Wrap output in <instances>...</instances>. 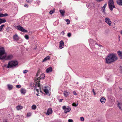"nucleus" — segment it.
<instances>
[{"label":"nucleus","mask_w":122,"mask_h":122,"mask_svg":"<svg viewBox=\"0 0 122 122\" xmlns=\"http://www.w3.org/2000/svg\"><path fill=\"white\" fill-rule=\"evenodd\" d=\"M13 57L11 55L6 56V53L4 48L0 46V60L5 59L6 60H9L12 59Z\"/></svg>","instance_id":"obj_1"},{"label":"nucleus","mask_w":122,"mask_h":122,"mask_svg":"<svg viewBox=\"0 0 122 122\" xmlns=\"http://www.w3.org/2000/svg\"><path fill=\"white\" fill-rule=\"evenodd\" d=\"M118 59L116 55L114 54H110L107 55L105 58L106 63L110 64L116 61Z\"/></svg>","instance_id":"obj_2"},{"label":"nucleus","mask_w":122,"mask_h":122,"mask_svg":"<svg viewBox=\"0 0 122 122\" xmlns=\"http://www.w3.org/2000/svg\"><path fill=\"white\" fill-rule=\"evenodd\" d=\"M18 62L15 61H10L8 63V65L4 66L7 68L12 67H15L18 65Z\"/></svg>","instance_id":"obj_3"},{"label":"nucleus","mask_w":122,"mask_h":122,"mask_svg":"<svg viewBox=\"0 0 122 122\" xmlns=\"http://www.w3.org/2000/svg\"><path fill=\"white\" fill-rule=\"evenodd\" d=\"M45 77V75L44 74H41V75L38 78L36 79V81H37L36 82V84H35V86L36 87H39L40 89H41V88L40 87V79H44ZM40 92H42L41 89L40 90Z\"/></svg>","instance_id":"obj_4"},{"label":"nucleus","mask_w":122,"mask_h":122,"mask_svg":"<svg viewBox=\"0 0 122 122\" xmlns=\"http://www.w3.org/2000/svg\"><path fill=\"white\" fill-rule=\"evenodd\" d=\"M108 5L110 10L112 11L113 8H115L113 0H109L108 2Z\"/></svg>","instance_id":"obj_5"},{"label":"nucleus","mask_w":122,"mask_h":122,"mask_svg":"<svg viewBox=\"0 0 122 122\" xmlns=\"http://www.w3.org/2000/svg\"><path fill=\"white\" fill-rule=\"evenodd\" d=\"M17 30L24 32H27V30L24 29L23 27L20 25L17 26Z\"/></svg>","instance_id":"obj_6"},{"label":"nucleus","mask_w":122,"mask_h":122,"mask_svg":"<svg viewBox=\"0 0 122 122\" xmlns=\"http://www.w3.org/2000/svg\"><path fill=\"white\" fill-rule=\"evenodd\" d=\"M105 22H106L109 25L111 26V25L112 22L110 20V19L109 18H106L105 19Z\"/></svg>","instance_id":"obj_7"},{"label":"nucleus","mask_w":122,"mask_h":122,"mask_svg":"<svg viewBox=\"0 0 122 122\" xmlns=\"http://www.w3.org/2000/svg\"><path fill=\"white\" fill-rule=\"evenodd\" d=\"M52 110L51 108L48 109L47 110V112L46 113V115H49L50 114H51L52 113Z\"/></svg>","instance_id":"obj_8"},{"label":"nucleus","mask_w":122,"mask_h":122,"mask_svg":"<svg viewBox=\"0 0 122 122\" xmlns=\"http://www.w3.org/2000/svg\"><path fill=\"white\" fill-rule=\"evenodd\" d=\"M71 109L69 106H68L66 109L64 110V113H66L67 112H69L71 110Z\"/></svg>","instance_id":"obj_9"},{"label":"nucleus","mask_w":122,"mask_h":122,"mask_svg":"<svg viewBox=\"0 0 122 122\" xmlns=\"http://www.w3.org/2000/svg\"><path fill=\"white\" fill-rule=\"evenodd\" d=\"M13 38L15 40L18 41L19 40V38L17 35L15 34L13 35Z\"/></svg>","instance_id":"obj_10"},{"label":"nucleus","mask_w":122,"mask_h":122,"mask_svg":"<svg viewBox=\"0 0 122 122\" xmlns=\"http://www.w3.org/2000/svg\"><path fill=\"white\" fill-rule=\"evenodd\" d=\"M64 43L62 41H61L60 43L59 47L61 49L63 47H62V46H64Z\"/></svg>","instance_id":"obj_11"},{"label":"nucleus","mask_w":122,"mask_h":122,"mask_svg":"<svg viewBox=\"0 0 122 122\" xmlns=\"http://www.w3.org/2000/svg\"><path fill=\"white\" fill-rule=\"evenodd\" d=\"M117 52L119 56L121 59H122V51H118Z\"/></svg>","instance_id":"obj_12"},{"label":"nucleus","mask_w":122,"mask_h":122,"mask_svg":"<svg viewBox=\"0 0 122 122\" xmlns=\"http://www.w3.org/2000/svg\"><path fill=\"white\" fill-rule=\"evenodd\" d=\"M20 91L21 93L23 94H25L26 92V90L23 88L21 89Z\"/></svg>","instance_id":"obj_13"},{"label":"nucleus","mask_w":122,"mask_h":122,"mask_svg":"<svg viewBox=\"0 0 122 122\" xmlns=\"http://www.w3.org/2000/svg\"><path fill=\"white\" fill-rule=\"evenodd\" d=\"M50 59V57L48 56L46 57L45 58L44 60L42 61L43 62H44V61H46L47 60H49Z\"/></svg>","instance_id":"obj_14"},{"label":"nucleus","mask_w":122,"mask_h":122,"mask_svg":"<svg viewBox=\"0 0 122 122\" xmlns=\"http://www.w3.org/2000/svg\"><path fill=\"white\" fill-rule=\"evenodd\" d=\"M52 71V69L51 67H50L47 68L46 70V72L47 73L51 72Z\"/></svg>","instance_id":"obj_15"},{"label":"nucleus","mask_w":122,"mask_h":122,"mask_svg":"<svg viewBox=\"0 0 122 122\" xmlns=\"http://www.w3.org/2000/svg\"><path fill=\"white\" fill-rule=\"evenodd\" d=\"M117 3L119 5H122V0H117Z\"/></svg>","instance_id":"obj_16"},{"label":"nucleus","mask_w":122,"mask_h":122,"mask_svg":"<svg viewBox=\"0 0 122 122\" xmlns=\"http://www.w3.org/2000/svg\"><path fill=\"white\" fill-rule=\"evenodd\" d=\"M107 4L106 3L104 4V5L103 6V7L102 8V11L104 13H105V8L107 6Z\"/></svg>","instance_id":"obj_17"},{"label":"nucleus","mask_w":122,"mask_h":122,"mask_svg":"<svg viewBox=\"0 0 122 122\" xmlns=\"http://www.w3.org/2000/svg\"><path fill=\"white\" fill-rule=\"evenodd\" d=\"M7 87L9 90L12 89L13 88L12 86L10 84H8L7 85Z\"/></svg>","instance_id":"obj_18"},{"label":"nucleus","mask_w":122,"mask_h":122,"mask_svg":"<svg viewBox=\"0 0 122 122\" xmlns=\"http://www.w3.org/2000/svg\"><path fill=\"white\" fill-rule=\"evenodd\" d=\"M106 99L104 97H102L100 99V102L102 103H103L105 102Z\"/></svg>","instance_id":"obj_19"},{"label":"nucleus","mask_w":122,"mask_h":122,"mask_svg":"<svg viewBox=\"0 0 122 122\" xmlns=\"http://www.w3.org/2000/svg\"><path fill=\"white\" fill-rule=\"evenodd\" d=\"M69 94V92H68L66 91H64V96L65 97H67L68 96Z\"/></svg>","instance_id":"obj_20"},{"label":"nucleus","mask_w":122,"mask_h":122,"mask_svg":"<svg viewBox=\"0 0 122 122\" xmlns=\"http://www.w3.org/2000/svg\"><path fill=\"white\" fill-rule=\"evenodd\" d=\"M23 107L20 105H18L16 107V109L17 110H19L22 108Z\"/></svg>","instance_id":"obj_21"},{"label":"nucleus","mask_w":122,"mask_h":122,"mask_svg":"<svg viewBox=\"0 0 122 122\" xmlns=\"http://www.w3.org/2000/svg\"><path fill=\"white\" fill-rule=\"evenodd\" d=\"M6 22L5 20L4 19H0V24L3 23H5Z\"/></svg>","instance_id":"obj_22"},{"label":"nucleus","mask_w":122,"mask_h":122,"mask_svg":"<svg viewBox=\"0 0 122 122\" xmlns=\"http://www.w3.org/2000/svg\"><path fill=\"white\" fill-rule=\"evenodd\" d=\"M117 105L120 109H121V107L122 106V103H121L118 102L117 104Z\"/></svg>","instance_id":"obj_23"},{"label":"nucleus","mask_w":122,"mask_h":122,"mask_svg":"<svg viewBox=\"0 0 122 122\" xmlns=\"http://www.w3.org/2000/svg\"><path fill=\"white\" fill-rule=\"evenodd\" d=\"M60 12L62 15H64L65 11L64 10H60Z\"/></svg>","instance_id":"obj_24"},{"label":"nucleus","mask_w":122,"mask_h":122,"mask_svg":"<svg viewBox=\"0 0 122 122\" xmlns=\"http://www.w3.org/2000/svg\"><path fill=\"white\" fill-rule=\"evenodd\" d=\"M5 26V25L3 24L1 25L0 26V32L3 29V28Z\"/></svg>","instance_id":"obj_25"},{"label":"nucleus","mask_w":122,"mask_h":122,"mask_svg":"<svg viewBox=\"0 0 122 122\" xmlns=\"http://www.w3.org/2000/svg\"><path fill=\"white\" fill-rule=\"evenodd\" d=\"M44 91L46 95L48 94L49 92L48 89H45L44 90Z\"/></svg>","instance_id":"obj_26"},{"label":"nucleus","mask_w":122,"mask_h":122,"mask_svg":"<svg viewBox=\"0 0 122 122\" xmlns=\"http://www.w3.org/2000/svg\"><path fill=\"white\" fill-rule=\"evenodd\" d=\"M36 108V105H33L31 107L32 109L33 110L35 109Z\"/></svg>","instance_id":"obj_27"},{"label":"nucleus","mask_w":122,"mask_h":122,"mask_svg":"<svg viewBox=\"0 0 122 122\" xmlns=\"http://www.w3.org/2000/svg\"><path fill=\"white\" fill-rule=\"evenodd\" d=\"M55 11L54 10H51L49 12V13L50 15L52 14Z\"/></svg>","instance_id":"obj_28"},{"label":"nucleus","mask_w":122,"mask_h":122,"mask_svg":"<svg viewBox=\"0 0 122 122\" xmlns=\"http://www.w3.org/2000/svg\"><path fill=\"white\" fill-rule=\"evenodd\" d=\"M0 15H8V14L6 13L3 14H2V13H0Z\"/></svg>","instance_id":"obj_29"},{"label":"nucleus","mask_w":122,"mask_h":122,"mask_svg":"<svg viewBox=\"0 0 122 122\" xmlns=\"http://www.w3.org/2000/svg\"><path fill=\"white\" fill-rule=\"evenodd\" d=\"M25 38L27 40H28L29 39V36L27 35H25Z\"/></svg>","instance_id":"obj_30"},{"label":"nucleus","mask_w":122,"mask_h":122,"mask_svg":"<svg viewBox=\"0 0 122 122\" xmlns=\"http://www.w3.org/2000/svg\"><path fill=\"white\" fill-rule=\"evenodd\" d=\"M21 86L20 85H17L16 86V87L18 88H20Z\"/></svg>","instance_id":"obj_31"},{"label":"nucleus","mask_w":122,"mask_h":122,"mask_svg":"<svg viewBox=\"0 0 122 122\" xmlns=\"http://www.w3.org/2000/svg\"><path fill=\"white\" fill-rule=\"evenodd\" d=\"M26 2L28 3L32 2L33 1V0H27Z\"/></svg>","instance_id":"obj_32"},{"label":"nucleus","mask_w":122,"mask_h":122,"mask_svg":"<svg viewBox=\"0 0 122 122\" xmlns=\"http://www.w3.org/2000/svg\"><path fill=\"white\" fill-rule=\"evenodd\" d=\"M80 119L81 121H83L84 120V118L83 117H81L80 118Z\"/></svg>","instance_id":"obj_33"},{"label":"nucleus","mask_w":122,"mask_h":122,"mask_svg":"<svg viewBox=\"0 0 122 122\" xmlns=\"http://www.w3.org/2000/svg\"><path fill=\"white\" fill-rule=\"evenodd\" d=\"M71 34L70 33H67V36L69 37H70L71 36Z\"/></svg>","instance_id":"obj_34"},{"label":"nucleus","mask_w":122,"mask_h":122,"mask_svg":"<svg viewBox=\"0 0 122 122\" xmlns=\"http://www.w3.org/2000/svg\"><path fill=\"white\" fill-rule=\"evenodd\" d=\"M31 113H27V116L28 117H29L31 116Z\"/></svg>","instance_id":"obj_35"},{"label":"nucleus","mask_w":122,"mask_h":122,"mask_svg":"<svg viewBox=\"0 0 122 122\" xmlns=\"http://www.w3.org/2000/svg\"><path fill=\"white\" fill-rule=\"evenodd\" d=\"M6 30L7 31H9L10 30V27L8 26H7L6 28Z\"/></svg>","instance_id":"obj_36"},{"label":"nucleus","mask_w":122,"mask_h":122,"mask_svg":"<svg viewBox=\"0 0 122 122\" xmlns=\"http://www.w3.org/2000/svg\"><path fill=\"white\" fill-rule=\"evenodd\" d=\"M66 21L67 24H69L70 23V20L68 19L66 20Z\"/></svg>","instance_id":"obj_37"},{"label":"nucleus","mask_w":122,"mask_h":122,"mask_svg":"<svg viewBox=\"0 0 122 122\" xmlns=\"http://www.w3.org/2000/svg\"><path fill=\"white\" fill-rule=\"evenodd\" d=\"M72 105L75 107H76L77 106V105H76V103L75 102H74L72 103Z\"/></svg>","instance_id":"obj_38"},{"label":"nucleus","mask_w":122,"mask_h":122,"mask_svg":"<svg viewBox=\"0 0 122 122\" xmlns=\"http://www.w3.org/2000/svg\"><path fill=\"white\" fill-rule=\"evenodd\" d=\"M62 108L63 110H65L66 108V107L65 106H64L62 107Z\"/></svg>","instance_id":"obj_39"},{"label":"nucleus","mask_w":122,"mask_h":122,"mask_svg":"<svg viewBox=\"0 0 122 122\" xmlns=\"http://www.w3.org/2000/svg\"><path fill=\"white\" fill-rule=\"evenodd\" d=\"M68 122H73V120L71 119H69L68 120Z\"/></svg>","instance_id":"obj_40"},{"label":"nucleus","mask_w":122,"mask_h":122,"mask_svg":"<svg viewBox=\"0 0 122 122\" xmlns=\"http://www.w3.org/2000/svg\"><path fill=\"white\" fill-rule=\"evenodd\" d=\"M27 71H28L26 70H24L23 72L25 74V73H26L27 72Z\"/></svg>","instance_id":"obj_41"},{"label":"nucleus","mask_w":122,"mask_h":122,"mask_svg":"<svg viewBox=\"0 0 122 122\" xmlns=\"http://www.w3.org/2000/svg\"><path fill=\"white\" fill-rule=\"evenodd\" d=\"M39 74H40V72H37L36 74V76H38L39 75Z\"/></svg>","instance_id":"obj_42"},{"label":"nucleus","mask_w":122,"mask_h":122,"mask_svg":"<svg viewBox=\"0 0 122 122\" xmlns=\"http://www.w3.org/2000/svg\"><path fill=\"white\" fill-rule=\"evenodd\" d=\"M120 71L122 73V67L120 66Z\"/></svg>","instance_id":"obj_43"},{"label":"nucleus","mask_w":122,"mask_h":122,"mask_svg":"<svg viewBox=\"0 0 122 122\" xmlns=\"http://www.w3.org/2000/svg\"><path fill=\"white\" fill-rule=\"evenodd\" d=\"M24 6L25 7L28 8V5L27 4H25L24 5Z\"/></svg>","instance_id":"obj_44"},{"label":"nucleus","mask_w":122,"mask_h":122,"mask_svg":"<svg viewBox=\"0 0 122 122\" xmlns=\"http://www.w3.org/2000/svg\"><path fill=\"white\" fill-rule=\"evenodd\" d=\"M3 122H7V119H5L3 120Z\"/></svg>","instance_id":"obj_45"},{"label":"nucleus","mask_w":122,"mask_h":122,"mask_svg":"<svg viewBox=\"0 0 122 122\" xmlns=\"http://www.w3.org/2000/svg\"><path fill=\"white\" fill-rule=\"evenodd\" d=\"M61 34H63V35H64L65 33L63 31H62L61 32Z\"/></svg>","instance_id":"obj_46"},{"label":"nucleus","mask_w":122,"mask_h":122,"mask_svg":"<svg viewBox=\"0 0 122 122\" xmlns=\"http://www.w3.org/2000/svg\"><path fill=\"white\" fill-rule=\"evenodd\" d=\"M103 0H96V1H97L98 2H100L102 1Z\"/></svg>","instance_id":"obj_47"},{"label":"nucleus","mask_w":122,"mask_h":122,"mask_svg":"<svg viewBox=\"0 0 122 122\" xmlns=\"http://www.w3.org/2000/svg\"><path fill=\"white\" fill-rule=\"evenodd\" d=\"M73 93L75 95H77V94L75 91H74L73 92Z\"/></svg>","instance_id":"obj_48"},{"label":"nucleus","mask_w":122,"mask_h":122,"mask_svg":"<svg viewBox=\"0 0 122 122\" xmlns=\"http://www.w3.org/2000/svg\"><path fill=\"white\" fill-rule=\"evenodd\" d=\"M92 91H93V92L94 94V95H96V94L95 92H94V89H93V90H92Z\"/></svg>","instance_id":"obj_49"},{"label":"nucleus","mask_w":122,"mask_h":122,"mask_svg":"<svg viewBox=\"0 0 122 122\" xmlns=\"http://www.w3.org/2000/svg\"><path fill=\"white\" fill-rule=\"evenodd\" d=\"M62 100H63V99H60L59 100V101L60 102H61L62 101Z\"/></svg>","instance_id":"obj_50"},{"label":"nucleus","mask_w":122,"mask_h":122,"mask_svg":"<svg viewBox=\"0 0 122 122\" xmlns=\"http://www.w3.org/2000/svg\"><path fill=\"white\" fill-rule=\"evenodd\" d=\"M36 91L37 92H39V89H36Z\"/></svg>","instance_id":"obj_51"},{"label":"nucleus","mask_w":122,"mask_h":122,"mask_svg":"<svg viewBox=\"0 0 122 122\" xmlns=\"http://www.w3.org/2000/svg\"><path fill=\"white\" fill-rule=\"evenodd\" d=\"M0 16V17H3L4 16Z\"/></svg>","instance_id":"obj_52"},{"label":"nucleus","mask_w":122,"mask_h":122,"mask_svg":"<svg viewBox=\"0 0 122 122\" xmlns=\"http://www.w3.org/2000/svg\"><path fill=\"white\" fill-rule=\"evenodd\" d=\"M36 94V95H37V96H39V95H38V94Z\"/></svg>","instance_id":"obj_53"},{"label":"nucleus","mask_w":122,"mask_h":122,"mask_svg":"<svg viewBox=\"0 0 122 122\" xmlns=\"http://www.w3.org/2000/svg\"><path fill=\"white\" fill-rule=\"evenodd\" d=\"M95 44L96 45H98V44L97 43H95Z\"/></svg>","instance_id":"obj_54"},{"label":"nucleus","mask_w":122,"mask_h":122,"mask_svg":"<svg viewBox=\"0 0 122 122\" xmlns=\"http://www.w3.org/2000/svg\"><path fill=\"white\" fill-rule=\"evenodd\" d=\"M121 33L122 34V31H121Z\"/></svg>","instance_id":"obj_55"},{"label":"nucleus","mask_w":122,"mask_h":122,"mask_svg":"<svg viewBox=\"0 0 122 122\" xmlns=\"http://www.w3.org/2000/svg\"><path fill=\"white\" fill-rule=\"evenodd\" d=\"M78 103H77V104L76 105H77V106L78 105Z\"/></svg>","instance_id":"obj_56"}]
</instances>
